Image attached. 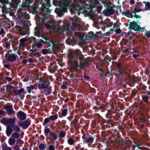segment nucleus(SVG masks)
Wrapping results in <instances>:
<instances>
[{"mask_svg": "<svg viewBox=\"0 0 150 150\" xmlns=\"http://www.w3.org/2000/svg\"><path fill=\"white\" fill-rule=\"evenodd\" d=\"M110 105V108L107 111V113L106 115V117L108 119H111L113 117L114 122L117 123L119 126H122V121L120 119V117H118V113L116 108H115L113 104H111Z\"/></svg>", "mask_w": 150, "mask_h": 150, "instance_id": "nucleus-1", "label": "nucleus"}, {"mask_svg": "<svg viewBox=\"0 0 150 150\" xmlns=\"http://www.w3.org/2000/svg\"><path fill=\"white\" fill-rule=\"evenodd\" d=\"M16 120V118L15 117L13 118H8L4 117L1 119L0 121L4 125L10 124L14 131L20 132L21 130V129L17 125H15Z\"/></svg>", "mask_w": 150, "mask_h": 150, "instance_id": "nucleus-2", "label": "nucleus"}, {"mask_svg": "<svg viewBox=\"0 0 150 150\" xmlns=\"http://www.w3.org/2000/svg\"><path fill=\"white\" fill-rule=\"evenodd\" d=\"M114 63L118 69L117 72L114 73V75L116 76L119 77L121 75L123 77L124 76L127 74V71L125 70L126 67L123 66L121 63L115 62Z\"/></svg>", "mask_w": 150, "mask_h": 150, "instance_id": "nucleus-3", "label": "nucleus"}, {"mask_svg": "<svg viewBox=\"0 0 150 150\" xmlns=\"http://www.w3.org/2000/svg\"><path fill=\"white\" fill-rule=\"evenodd\" d=\"M89 61L86 60L85 58V60L80 65L79 64L77 60H74V62H71L73 63L74 66L70 67V72H75L79 71L80 69V67H86L87 65L89 64Z\"/></svg>", "mask_w": 150, "mask_h": 150, "instance_id": "nucleus-4", "label": "nucleus"}, {"mask_svg": "<svg viewBox=\"0 0 150 150\" xmlns=\"http://www.w3.org/2000/svg\"><path fill=\"white\" fill-rule=\"evenodd\" d=\"M69 8L68 3L67 4H63L59 8H56L55 10V12L58 16H61L64 14V13L67 12V10Z\"/></svg>", "mask_w": 150, "mask_h": 150, "instance_id": "nucleus-5", "label": "nucleus"}, {"mask_svg": "<svg viewBox=\"0 0 150 150\" xmlns=\"http://www.w3.org/2000/svg\"><path fill=\"white\" fill-rule=\"evenodd\" d=\"M74 54L76 59L80 62V64L85 60L84 56L82 54L81 52L79 50H76L73 52Z\"/></svg>", "mask_w": 150, "mask_h": 150, "instance_id": "nucleus-6", "label": "nucleus"}, {"mask_svg": "<svg viewBox=\"0 0 150 150\" xmlns=\"http://www.w3.org/2000/svg\"><path fill=\"white\" fill-rule=\"evenodd\" d=\"M50 82L44 86V88H40V89H44L43 91V93L46 95H50L52 92V87L49 86Z\"/></svg>", "mask_w": 150, "mask_h": 150, "instance_id": "nucleus-7", "label": "nucleus"}, {"mask_svg": "<svg viewBox=\"0 0 150 150\" xmlns=\"http://www.w3.org/2000/svg\"><path fill=\"white\" fill-rule=\"evenodd\" d=\"M30 120L27 119L22 122H19L18 123V126L22 127L23 129H27L31 124Z\"/></svg>", "mask_w": 150, "mask_h": 150, "instance_id": "nucleus-8", "label": "nucleus"}, {"mask_svg": "<svg viewBox=\"0 0 150 150\" xmlns=\"http://www.w3.org/2000/svg\"><path fill=\"white\" fill-rule=\"evenodd\" d=\"M76 71H72L73 73L71 75V80L74 83H78L79 79H80L81 76L76 73Z\"/></svg>", "mask_w": 150, "mask_h": 150, "instance_id": "nucleus-9", "label": "nucleus"}, {"mask_svg": "<svg viewBox=\"0 0 150 150\" xmlns=\"http://www.w3.org/2000/svg\"><path fill=\"white\" fill-rule=\"evenodd\" d=\"M94 138V137H93L89 134H87V137L86 138L84 136L82 137L83 141L84 143H92L93 142Z\"/></svg>", "mask_w": 150, "mask_h": 150, "instance_id": "nucleus-10", "label": "nucleus"}, {"mask_svg": "<svg viewBox=\"0 0 150 150\" xmlns=\"http://www.w3.org/2000/svg\"><path fill=\"white\" fill-rule=\"evenodd\" d=\"M115 7V5H112V6L110 8L104 9L103 11V13L106 16H110L113 14L114 10L113 8Z\"/></svg>", "mask_w": 150, "mask_h": 150, "instance_id": "nucleus-11", "label": "nucleus"}, {"mask_svg": "<svg viewBox=\"0 0 150 150\" xmlns=\"http://www.w3.org/2000/svg\"><path fill=\"white\" fill-rule=\"evenodd\" d=\"M4 107L8 115L14 113L15 112L13 110V108L12 105L6 104V105L4 106Z\"/></svg>", "mask_w": 150, "mask_h": 150, "instance_id": "nucleus-12", "label": "nucleus"}, {"mask_svg": "<svg viewBox=\"0 0 150 150\" xmlns=\"http://www.w3.org/2000/svg\"><path fill=\"white\" fill-rule=\"evenodd\" d=\"M17 116L18 119L23 121L25 120L26 118L27 115L25 113L21 111H20L17 112Z\"/></svg>", "mask_w": 150, "mask_h": 150, "instance_id": "nucleus-13", "label": "nucleus"}, {"mask_svg": "<svg viewBox=\"0 0 150 150\" xmlns=\"http://www.w3.org/2000/svg\"><path fill=\"white\" fill-rule=\"evenodd\" d=\"M40 81L42 83L38 84V87L39 89L44 88V86L46 85H47V84L50 82L49 80L46 81L45 79L41 78L40 79Z\"/></svg>", "mask_w": 150, "mask_h": 150, "instance_id": "nucleus-14", "label": "nucleus"}, {"mask_svg": "<svg viewBox=\"0 0 150 150\" xmlns=\"http://www.w3.org/2000/svg\"><path fill=\"white\" fill-rule=\"evenodd\" d=\"M17 55L15 54H13L9 55L7 57V60L10 62H13L16 61Z\"/></svg>", "mask_w": 150, "mask_h": 150, "instance_id": "nucleus-15", "label": "nucleus"}, {"mask_svg": "<svg viewBox=\"0 0 150 150\" xmlns=\"http://www.w3.org/2000/svg\"><path fill=\"white\" fill-rule=\"evenodd\" d=\"M18 87H16L13 90V92L14 94L17 96L18 95H20L21 93L23 92L24 91V89L23 88H21L20 89L18 90Z\"/></svg>", "mask_w": 150, "mask_h": 150, "instance_id": "nucleus-16", "label": "nucleus"}, {"mask_svg": "<svg viewBox=\"0 0 150 150\" xmlns=\"http://www.w3.org/2000/svg\"><path fill=\"white\" fill-rule=\"evenodd\" d=\"M108 139L112 144H116L118 142V139L117 137H115L113 135L110 136Z\"/></svg>", "mask_w": 150, "mask_h": 150, "instance_id": "nucleus-17", "label": "nucleus"}, {"mask_svg": "<svg viewBox=\"0 0 150 150\" xmlns=\"http://www.w3.org/2000/svg\"><path fill=\"white\" fill-rule=\"evenodd\" d=\"M67 113V109H64L62 110V112H59V117L60 118L62 117V116L65 117Z\"/></svg>", "mask_w": 150, "mask_h": 150, "instance_id": "nucleus-18", "label": "nucleus"}, {"mask_svg": "<svg viewBox=\"0 0 150 150\" xmlns=\"http://www.w3.org/2000/svg\"><path fill=\"white\" fill-rule=\"evenodd\" d=\"M11 127V125H8L6 127V133L8 137L10 136L13 132V129Z\"/></svg>", "mask_w": 150, "mask_h": 150, "instance_id": "nucleus-19", "label": "nucleus"}, {"mask_svg": "<svg viewBox=\"0 0 150 150\" xmlns=\"http://www.w3.org/2000/svg\"><path fill=\"white\" fill-rule=\"evenodd\" d=\"M41 28L39 27H36L34 28L35 31L34 32V35L38 37L41 33L40 32V30Z\"/></svg>", "mask_w": 150, "mask_h": 150, "instance_id": "nucleus-20", "label": "nucleus"}, {"mask_svg": "<svg viewBox=\"0 0 150 150\" xmlns=\"http://www.w3.org/2000/svg\"><path fill=\"white\" fill-rule=\"evenodd\" d=\"M44 40L41 39L38 42H36L35 44V45L38 48H40L42 46L43 44Z\"/></svg>", "mask_w": 150, "mask_h": 150, "instance_id": "nucleus-21", "label": "nucleus"}, {"mask_svg": "<svg viewBox=\"0 0 150 150\" xmlns=\"http://www.w3.org/2000/svg\"><path fill=\"white\" fill-rule=\"evenodd\" d=\"M109 107V106H108V105H107L106 106H105V105L102 104L100 105L98 108L99 110H100L101 112H103L106 109V107Z\"/></svg>", "mask_w": 150, "mask_h": 150, "instance_id": "nucleus-22", "label": "nucleus"}, {"mask_svg": "<svg viewBox=\"0 0 150 150\" xmlns=\"http://www.w3.org/2000/svg\"><path fill=\"white\" fill-rule=\"evenodd\" d=\"M142 100L144 102L146 103L149 102V96L146 95L142 96Z\"/></svg>", "mask_w": 150, "mask_h": 150, "instance_id": "nucleus-23", "label": "nucleus"}, {"mask_svg": "<svg viewBox=\"0 0 150 150\" xmlns=\"http://www.w3.org/2000/svg\"><path fill=\"white\" fill-rule=\"evenodd\" d=\"M138 23H136L134 25V26L132 27V29L134 30V31H138L140 32V26L138 24Z\"/></svg>", "mask_w": 150, "mask_h": 150, "instance_id": "nucleus-24", "label": "nucleus"}, {"mask_svg": "<svg viewBox=\"0 0 150 150\" xmlns=\"http://www.w3.org/2000/svg\"><path fill=\"white\" fill-rule=\"evenodd\" d=\"M20 41L19 46L23 47L25 45V42L26 41V39L25 38H22L20 40Z\"/></svg>", "mask_w": 150, "mask_h": 150, "instance_id": "nucleus-25", "label": "nucleus"}, {"mask_svg": "<svg viewBox=\"0 0 150 150\" xmlns=\"http://www.w3.org/2000/svg\"><path fill=\"white\" fill-rule=\"evenodd\" d=\"M83 79L87 82H89L91 80L90 76L86 74H84L83 76Z\"/></svg>", "mask_w": 150, "mask_h": 150, "instance_id": "nucleus-26", "label": "nucleus"}, {"mask_svg": "<svg viewBox=\"0 0 150 150\" xmlns=\"http://www.w3.org/2000/svg\"><path fill=\"white\" fill-rule=\"evenodd\" d=\"M58 118V116L57 114L54 115H52L49 117V118L50 121H54Z\"/></svg>", "mask_w": 150, "mask_h": 150, "instance_id": "nucleus-27", "label": "nucleus"}, {"mask_svg": "<svg viewBox=\"0 0 150 150\" xmlns=\"http://www.w3.org/2000/svg\"><path fill=\"white\" fill-rule=\"evenodd\" d=\"M113 135L115 137H117V138L118 139H119L121 137L120 134H119L118 131L117 130H114Z\"/></svg>", "mask_w": 150, "mask_h": 150, "instance_id": "nucleus-28", "label": "nucleus"}, {"mask_svg": "<svg viewBox=\"0 0 150 150\" xmlns=\"http://www.w3.org/2000/svg\"><path fill=\"white\" fill-rule=\"evenodd\" d=\"M35 87L34 85H30L29 86H27L26 88L27 89V91L29 93H30L31 92V89H33Z\"/></svg>", "mask_w": 150, "mask_h": 150, "instance_id": "nucleus-29", "label": "nucleus"}, {"mask_svg": "<svg viewBox=\"0 0 150 150\" xmlns=\"http://www.w3.org/2000/svg\"><path fill=\"white\" fill-rule=\"evenodd\" d=\"M46 144L45 145L43 143L40 144L38 146L39 149L40 150H45V149H46Z\"/></svg>", "mask_w": 150, "mask_h": 150, "instance_id": "nucleus-30", "label": "nucleus"}, {"mask_svg": "<svg viewBox=\"0 0 150 150\" xmlns=\"http://www.w3.org/2000/svg\"><path fill=\"white\" fill-rule=\"evenodd\" d=\"M43 44H45L47 45L48 47H50L51 46V44L50 43V40L48 38L45 41L44 40Z\"/></svg>", "mask_w": 150, "mask_h": 150, "instance_id": "nucleus-31", "label": "nucleus"}, {"mask_svg": "<svg viewBox=\"0 0 150 150\" xmlns=\"http://www.w3.org/2000/svg\"><path fill=\"white\" fill-rule=\"evenodd\" d=\"M110 119H109L107 120V124H110L112 127H113L114 126V121H113V120Z\"/></svg>", "mask_w": 150, "mask_h": 150, "instance_id": "nucleus-32", "label": "nucleus"}, {"mask_svg": "<svg viewBox=\"0 0 150 150\" xmlns=\"http://www.w3.org/2000/svg\"><path fill=\"white\" fill-rule=\"evenodd\" d=\"M51 122V121L50 119L49 118V117L47 118H46L44 119V122L43 124L44 125H46L47 126H48L47 125V124L48 123H50Z\"/></svg>", "mask_w": 150, "mask_h": 150, "instance_id": "nucleus-33", "label": "nucleus"}, {"mask_svg": "<svg viewBox=\"0 0 150 150\" xmlns=\"http://www.w3.org/2000/svg\"><path fill=\"white\" fill-rule=\"evenodd\" d=\"M115 31L117 33H120L121 32L120 27L117 25L114 28Z\"/></svg>", "mask_w": 150, "mask_h": 150, "instance_id": "nucleus-34", "label": "nucleus"}, {"mask_svg": "<svg viewBox=\"0 0 150 150\" xmlns=\"http://www.w3.org/2000/svg\"><path fill=\"white\" fill-rule=\"evenodd\" d=\"M67 142L70 145H72L74 143V142L73 139L71 138H69L67 140Z\"/></svg>", "mask_w": 150, "mask_h": 150, "instance_id": "nucleus-35", "label": "nucleus"}, {"mask_svg": "<svg viewBox=\"0 0 150 150\" xmlns=\"http://www.w3.org/2000/svg\"><path fill=\"white\" fill-rule=\"evenodd\" d=\"M38 37L39 38L41 37L45 40H46L48 39L47 37L43 33H41L40 34V35H39V36H38Z\"/></svg>", "mask_w": 150, "mask_h": 150, "instance_id": "nucleus-36", "label": "nucleus"}, {"mask_svg": "<svg viewBox=\"0 0 150 150\" xmlns=\"http://www.w3.org/2000/svg\"><path fill=\"white\" fill-rule=\"evenodd\" d=\"M16 141L15 139L13 138L9 139V143L10 145H13L15 143Z\"/></svg>", "mask_w": 150, "mask_h": 150, "instance_id": "nucleus-37", "label": "nucleus"}, {"mask_svg": "<svg viewBox=\"0 0 150 150\" xmlns=\"http://www.w3.org/2000/svg\"><path fill=\"white\" fill-rule=\"evenodd\" d=\"M46 149L48 150H55V147L53 145H50L46 147Z\"/></svg>", "mask_w": 150, "mask_h": 150, "instance_id": "nucleus-38", "label": "nucleus"}, {"mask_svg": "<svg viewBox=\"0 0 150 150\" xmlns=\"http://www.w3.org/2000/svg\"><path fill=\"white\" fill-rule=\"evenodd\" d=\"M12 136L15 138H18L20 137V134L16 132L13 133L12 135Z\"/></svg>", "mask_w": 150, "mask_h": 150, "instance_id": "nucleus-39", "label": "nucleus"}, {"mask_svg": "<svg viewBox=\"0 0 150 150\" xmlns=\"http://www.w3.org/2000/svg\"><path fill=\"white\" fill-rule=\"evenodd\" d=\"M124 13L125 16L128 17V18H130L129 15L131 16H132L133 15L132 13L129 11H127L126 12H125Z\"/></svg>", "mask_w": 150, "mask_h": 150, "instance_id": "nucleus-40", "label": "nucleus"}, {"mask_svg": "<svg viewBox=\"0 0 150 150\" xmlns=\"http://www.w3.org/2000/svg\"><path fill=\"white\" fill-rule=\"evenodd\" d=\"M51 131V129H50L49 128H47L46 127H45V130L44 131V133L46 135V134H48Z\"/></svg>", "mask_w": 150, "mask_h": 150, "instance_id": "nucleus-41", "label": "nucleus"}, {"mask_svg": "<svg viewBox=\"0 0 150 150\" xmlns=\"http://www.w3.org/2000/svg\"><path fill=\"white\" fill-rule=\"evenodd\" d=\"M66 133L64 131H60L59 133V136L61 138H63L65 136Z\"/></svg>", "mask_w": 150, "mask_h": 150, "instance_id": "nucleus-42", "label": "nucleus"}, {"mask_svg": "<svg viewBox=\"0 0 150 150\" xmlns=\"http://www.w3.org/2000/svg\"><path fill=\"white\" fill-rule=\"evenodd\" d=\"M68 85V83L66 82H63L62 83V86L63 89H66L67 88Z\"/></svg>", "mask_w": 150, "mask_h": 150, "instance_id": "nucleus-43", "label": "nucleus"}, {"mask_svg": "<svg viewBox=\"0 0 150 150\" xmlns=\"http://www.w3.org/2000/svg\"><path fill=\"white\" fill-rule=\"evenodd\" d=\"M97 35L95 34L93 32H92L90 34L89 37L91 38H94L97 37Z\"/></svg>", "mask_w": 150, "mask_h": 150, "instance_id": "nucleus-44", "label": "nucleus"}, {"mask_svg": "<svg viewBox=\"0 0 150 150\" xmlns=\"http://www.w3.org/2000/svg\"><path fill=\"white\" fill-rule=\"evenodd\" d=\"M14 87L12 86L9 85H7L6 86V90L7 91H9L11 89L13 88Z\"/></svg>", "mask_w": 150, "mask_h": 150, "instance_id": "nucleus-45", "label": "nucleus"}, {"mask_svg": "<svg viewBox=\"0 0 150 150\" xmlns=\"http://www.w3.org/2000/svg\"><path fill=\"white\" fill-rule=\"evenodd\" d=\"M41 52L43 54H46L48 53V50L45 49H42Z\"/></svg>", "mask_w": 150, "mask_h": 150, "instance_id": "nucleus-46", "label": "nucleus"}, {"mask_svg": "<svg viewBox=\"0 0 150 150\" xmlns=\"http://www.w3.org/2000/svg\"><path fill=\"white\" fill-rule=\"evenodd\" d=\"M52 139H50V140L51 141H54L56 140L57 138V135L54 134L53 135H52Z\"/></svg>", "mask_w": 150, "mask_h": 150, "instance_id": "nucleus-47", "label": "nucleus"}, {"mask_svg": "<svg viewBox=\"0 0 150 150\" xmlns=\"http://www.w3.org/2000/svg\"><path fill=\"white\" fill-rule=\"evenodd\" d=\"M122 141L120 140L119 139H118V142L117 143H119L120 144H126V142L125 140H124L123 139H122Z\"/></svg>", "mask_w": 150, "mask_h": 150, "instance_id": "nucleus-48", "label": "nucleus"}, {"mask_svg": "<svg viewBox=\"0 0 150 150\" xmlns=\"http://www.w3.org/2000/svg\"><path fill=\"white\" fill-rule=\"evenodd\" d=\"M136 23H138V22H136L135 21H133L132 22H130L129 23V24H127V25H131V26L134 25Z\"/></svg>", "mask_w": 150, "mask_h": 150, "instance_id": "nucleus-49", "label": "nucleus"}, {"mask_svg": "<svg viewBox=\"0 0 150 150\" xmlns=\"http://www.w3.org/2000/svg\"><path fill=\"white\" fill-rule=\"evenodd\" d=\"M134 17L137 18H141V17L140 16L136 15V14H134V15H132V16L131 17V18H133Z\"/></svg>", "mask_w": 150, "mask_h": 150, "instance_id": "nucleus-50", "label": "nucleus"}, {"mask_svg": "<svg viewBox=\"0 0 150 150\" xmlns=\"http://www.w3.org/2000/svg\"><path fill=\"white\" fill-rule=\"evenodd\" d=\"M20 145H19L18 144H16L15 146L13 147V149H18L19 150L20 148H19Z\"/></svg>", "mask_w": 150, "mask_h": 150, "instance_id": "nucleus-51", "label": "nucleus"}, {"mask_svg": "<svg viewBox=\"0 0 150 150\" xmlns=\"http://www.w3.org/2000/svg\"><path fill=\"white\" fill-rule=\"evenodd\" d=\"M72 26L74 28H76L78 27V24L76 23V22L75 21V22L73 23Z\"/></svg>", "mask_w": 150, "mask_h": 150, "instance_id": "nucleus-52", "label": "nucleus"}, {"mask_svg": "<svg viewBox=\"0 0 150 150\" xmlns=\"http://www.w3.org/2000/svg\"><path fill=\"white\" fill-rule=\"evenodd\" d=\"M38 8V7L36 6L33 7V12L34 13H37V9Z\"/></svg>", "mask_w": 150, "mask_h": 150, "instance_id": "nucleus-53", "label": "nucleus"}, {"mask_svg": "<svg viewBox=\"0 0 150 150\" xmlns=\"http://www.w3.org/2000/svg\"><path fill=\"white\" fill-rule=\"evenodd\" d=\"M7 146L6 144L2 145V149L3 150H7Z\"/></svg>", "mask_w": 150, "mask_h": 150, "instance_id": "nucleus-54", "label": "nucleus"}, {"mask_svg": "<svg viewBox=\"0 0 150 150\" xmlns=\"http://www.w3.org/2000/svg\"><path fill=\"white\" fill-rule=\"evenodd\" d=\"M138 148L139 149H140L141 150H146V148L145 147H140V145H138V146H137Z\"/></svg>", "mask_w": 150, "mask_h": 150, "instance_id": "nucleus-55", "label": "nucleus"}, {"mask_svg": "<svg viewBox=\"0 0 150 150\" xmlns=\"http://www.w3.org/2000/svg\"><path fill=\"white\" fill-rule=\"evenodd\" d=\"M145 6L147 7L148 10H149L150 9V2H147V4H145Z\"/></svg>", "mask_w": 150, "mask_h": 150, "instance_id": "nucleus-56", "label": "nucleus"}, {"mask_svg": "<svg viewBox=\"0 0 150 150\" xmlns=\"http://www.w3.org/2000/svg\"><path fill=\"white\" fill-rule=\"evenodd\" d=\"M6 79L9 82L11 81L12 80V79L11 77L9 76L6 77Z\"/></svg>", "mask_w": 150, "mask_h": 150, "instance_id": "nucleus-57", "label": "nucleus"}, {"mask_svg": "<svg viewBox=\"0 0 150 150\" xmlns=\"http://www.w3.org/2000/svg\"><path fill=\"white\" fill-rule=\"evenodd\" d=\"M20 6L21 7V10H23V9L24 8H26L27 7V5L25 4H22L20 5Z\"/></svg>", "mask_w": 150, "mask_h": 150, "instance_id": "nucleus-58", "label": "nucleus"}, {"mask_svg": "<svg viewBox=\"0 0 150 150\" xmlns=\"http://www.w3.org/2000/svg\"><path fill=\"white\" fill-rule=\"evenodd\" d=\"M30 38H31V39L33 40V41L34 42L36 43V42H37L36 38L35 37L33 36H32Z\"/></svg>", "mask_w": 150, "mask_h": 150, "instance_id": "nucleus-59", "label": "nucleus"}, {"mask_svg": "<svg viewBox=\"0 0 150 150\" xmlns=\"http://www.w3.org/2000/svg\"><path fill=\"white\" fill-rule=\"evenodd\" d=\"M4 66L8 70L10 69V67L9 65L7 64H4Z\"/></svg>", "mask_w": 150, "mask_h": 150, "instance_id": "nucleus-60", "label": "nucleus"}, {"mask_svg": "<svg viewBox=\"0 0 150 150\" xmlns=\"http://www.w3.org/2000/svg\"><path fill=\"white\" fill-rule=\"evenodd\" d=\"M145 35L148 38H150V32L148 31L145 34Z\"/></svg>", "mask_w": 150, "mask_h": 150, "instance_id": "nucleus-61", "label": "nucleus"}, {"mask_svg": "<svg viewBox=\"0 0 150 150\" xmlns=\"http://www.w3.org/2000/svg\"><path fill=\"white\" fill-rule=\"evenodd\" d=\"M45 27L48 29H49L51 27V25L50 24H49V23H46L45 24Z\"/></svg>", "mask_w": 150, "mask_h": 150, "instance_id": "nucleus-62", "label": "nucleus"}, {"mask_svg": "<svg viewBox=\"0 0 150 150\" xmlns=\"http://www.w3.org/2000/svg\"><path fill=\"white\" fill-rule=\"evenodd\" d=\"M132 56L135 59L137 57H139V54H133L132 55Z\"/></svg>", "mask_w": 150, "mask_h": 150, "instance_id": "nucleus-63", "label": "nucleus"}, {"mask_svg": "<svg viewBox=\"0 0 150 150\" xmlns=\"http://www.w3.org/2000/svg\"><path fill=\"white\" fill-rule=\"evenodd\" d=\"M102 7L101 6H98L97 8V11L98 12H100L102 9Z\"/></svg>", "mask_w": 150, "mask_h": 150, "instance_id": "nucleus-64", "label": "nucleus"}]
</instances>
